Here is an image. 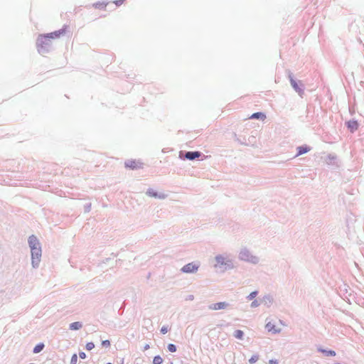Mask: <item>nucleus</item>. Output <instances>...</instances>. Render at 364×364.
Segmentation results:
<instances>
[{
	"label": "nucleus",
	"mask_w": 364,
	"mask_h": 364,
	"mask_svg": "<svg viewBox=\"0 0 364 364\" xmlns=\"http://www.w3.org/2000/svg\"><path fill=\"white\" fill-rule=\"evenodd\" d=\"M28 244L31 250V259L33 267H38L41 257V248L40 242L35 235H31L28 238Z\"/></svg>",
	"instance_id": "nucleus-1"
},
{
	"label": "nucleus",
	"mask_w": 364,
	"mask_h": 364,
	"mask_svg": "<svg viewBox=\"0 0 364 364\" xmlns=\"http://www.w3.org/2000/svg\"><path fill=\"white\" fill-rule=\"evenodd\" d=\"M50 41L47 35H40L37 39V46L39 52H43L50 46Z\"/></svg>",
	"instance_id": "nucleus-2"
},
{
	"label": "nucleus",
	"mask_w": 364,
	"mask_h": 364,
	"mask_svg": "<svg viewBox=\"0 0 364 364\" xmlns=\"http://www.w3.org/2000/svg\"><path fill=\"white\" fill-rule=\"evenodd\" d=\"M68 26H64L61 29L54 31V32H52L50 33L46 34V35L48 36V38L50 40L60 38L61 36H63L66 33V32L68 31Z\"/></svg>",
	"instance_id": "nucleus-3"
},
{
	"label": "nucleus",
	"mask_w": 364,
	"mask_h": 364,
	"mask_svg": "<svg viewBox=\"0 0 364 364\" xmlns=\"http://www.w3.org/2000/svg\"><path fill=\"white\" fill-rule=\"evenodd\" d=\"M198 269V265L195 263H188L182 267V271L185 273H193Z\"/></svg>",
	"instance_id": "nucleus-4"
},
{
	"label": "nucleus",
	"mask_w": 364,
	"mask_h": 364,
	"mask_svg": "<svg viewBox=\"0 0 364 364\" xmlns=\"http://www.w3.org/2000/svg\"><path fill=\"white\" fill-rule=\"evenodd\" d=\"M228 306V304L225 301L218 302L208 306L209 309L217 311L220 309H225Z\"/></svg>",
	"instance_id": "nucleus-5"
},
{
	"label": "nucleus",
	"mask_w": 364,
	"mask_h": 364,
	"mask_svg": "<svg viewBox=\"0 0 364 364\" xmlns=\"http://www.w3.org/2000/svg\"><path fill=\"white\" fill-rule=\"evenodd\" d=\"M200 156V153L199 151H188L186 154V158L189 160H193Z\"/></svg>",
	"instance_id": "nucleus-6"
},
{
	"label": "nucleus",
	"mask_w": 364,
	"mask_h": 364,
	"mask_svg": "<svg viewBox=\"0 0 364 364\" xmlns=\"http://www.w3.org/2000/svg\"><path fill=\"white\" fill-rule=\"evenodd\" d=\"M266 328L267 329L268 331L269 332H272L274 333H278L280 331V329L279 328H277L275 327V325L271 322H268L267 324H266Z\"/></svg>",
	"instance_id": "nucleus-7"
},
{
	"label": "nucleus",
	"mask_w": 364,
	"mask_h": 364,
	"mask_svg": "<svg viewBox=\"0 0 364 364\" xmlns=\"http://www.w3.org/2000/svg\"><path fill=\"white\" fill-rule=\"evenodd\" d=\"M146 195L150 196V197H154V198H165V196L164 195H158V193L154 190V189H149L147 191H146Z\"/></svg>",
	"instance_id": "nucleus-8"
},
{
	"label": "nucleus",
	"mask_w": 364,
	"mask_h": 364,
	"mask_svg": "<svg viewBox=\"0 0 364 364\" xmlns=\"http://www.w3.org/2000/svg\"><path fill=\"white\" fill-rule=\"evenodd\" d=\"M298 153L296 154V156H300L303 154L307 153L309 151H310V148L307 146H299L297 148Z\"/></svg>",
	"instance_id": "nucleus-9"
},
{
	"label": "nucleus",
	"mask_w": 364,
	"mask_h": 364,
	"mask_svg": "<svg viewBox=\"0 0 364 364\" xmlns=\"http://www.w3.org/2000/svg\"><path fill=\"white\" fill-rule=\"evenodd\" d=\"M266 118V116L262 112H256L251 115L250 119H261L264 120Z\"/></svg>",
	"instance_id": "nucleus-10"
},
{
	"label": "nucleus",
	"mask_w": 364,
	"mask_h": 364,
	"mask_svg": "<svg viewBox=\"0 0 364 364\" xmlns=\"http://www.w3.org/2000/svg\"><path fill=\"white\" fill-rule=\"evenodd\" d=\"M126 166L131 168L132 169L137 168L140 167L139 164L134 161H130L126 163Z\"/></svg>",
	"instance_id": "nucleus-11"
},
{
	"label": "nucleus",
	"mask_w": 364,
	"mask_h": 364,
	"mask_svg": "<svg viewBox=\"0 0 364 364\" xmlns=\"http://www.w3.org/2000/svg\"><path fill=\"white\" fill-rule=\"evenodd\" d=\"M82 328V323L80 322L76 321L70 323V330H78Z\"/></svg>",
	"instance_id": "nucleus-12"
},
{
	"label": "nucleus",
	"mask_w": 364,
	"mask_h": 364,
	"mask_svg": "<svg viewBox=\"0 0 364 364\" xmlns=\"http://www.w3.org/2000/svg\"><path fill=\"white\" fill-rule=\"evenodd\" d=\"M358 127V123L355 121H350L348 122V127L350 129L351 131L356 130Z\"/></svg>",
	"instance_id": "nucleus-13"
},
{
	"label": "nucleus",
	"mask_w": 364,
	"mask_h": 364,
	"mask_svg": "<svg viewBox=\"0 0 364 364\" xmlns=\"http://www.w3.org/2000/svg\"><path fill=\"white\" fill-rule=\"evenodd\" d=\"M44 348V345L43 343H39L35 346L33 348V353H38L41 352Z\"/></svg>",
	"instance_id": "nucleus-14"
},
{
	"label": "nucleus",
	"mask_w": 364,
	"mask_h": 364,
	"mask_svg": "<svg viewBox=\"0 0 364 364\" xmlns=\"http://www.w3.org/2000/svg\"><path fill=\"white\" fill-rule=\"evenodd\" d=\"M291 85L295 89L296 91H297L298 92H301V90L299 87L298 84L294 80H291Z\"/></svg>",
	"instance_id": "nucleus-15"
},
{
	"label": "nucleus",
	"mask_w": 364,
	"mask_h": 364,
	"mask_svg": "<svg viewBox=\"0 0 364 364\" xmlns=\"http://www.w3.org/2000/svg\"><path fill=\"white\" fill-rule=\"evenodd\" d=\"M163 362V359L160 355H156L153 359L154 364H161Z\"/></svg>",
	"instance_id": "nucleus-16"
},
{
	"label": "nucleus",
	"mask_w": 364,
	"mask_h": 364,
	"mask_svg": "<svg viewBox=\"0 0 364 364\" xmlns=\"http://www.w3.org/2000/svg\"><path fill=\"white\" fill-rule=\"evenodd\" d=\"M235 336L238 339H242L243 337V332L241 330H237L235 331Z\"/></svg>",
	"instance_id": "nucleus-17"
},
{
	"label": "nucleus",
	"mask_w": 364,
	"mask_h": 364,
	"mask_svg": "<svg viewBox=\"0 0 364 364\" xmlns=\"http://www.w3.org/2000/svg\"><path fill=\"white\" fill-rule=\"evenodd\" d=\"M95 8L99 9H105L106 7V4L104 3H97L93 5Z\"/></svg>",
	"instance_id": "nucleus-18"
},
{
	"label": "nucleus",
	"mask_w": 364,
	"mask_h": 364,
	"mask_svg": "<svg viewBox=\"0 0 364 364\" xmlns=\"http://www.w3.org/2000/svg\"><path fill=\"white\" fill-rule=\"evenodd\" d=\"M259 359V356L257 355H252L250 359H249V363H251V364H253L255 363H256Z\"/></svg>",
	"instance_id": "nucleus-19"
},
{
	"label": "nucleus",
	"mask_w": 364,
	"mask_h": 364,
	"mask_svg": "<svg viewBox=\"0 0 364 364\" xmlns=\"http://www.w3.org/2000/svg\"><path fill=\"white\" fill-rule=\"evenodd\" d=\"M168 350L170 352L173 353L176 350V348L175 345L170 343L168 345Z\"/></svg>",
	"instance_id": "nucleus-20"
},
{
	"label": "nucleus",
	"mask_w": 364,
	"mask_h": 364,
	"mask_svg": "<svg viewBox=\"0 0 364 364\" xmlns=\"http://www.w3.org/2000/svg\"><path fill=\"white\" fill-rule=\"evenodd\" d=\"M77 354H73L71 358L70 364H77Z\"/></svg>",
	"instance_id": "nucleus-21"
},
{
	"label": "nucleus",
	"mask_w": 364,
	"mask_h": 364,
	"mask_svg": "<svg viewBox=\"0 0 364 364\" xmlns=\"http://www.w3.org/2000/svg\"><path fill=\"white\" fill-rule=\"evenodd\" d=\"M94 348H95V344L92 342H90L86 344V349L88 350H91Z\"/></svg>",
	"instance_id": "nucleus-22"
},
{
	"label": "nucleus",
	"mask_w": 364,
	"mask_h": 364,
	"mask_svg": "<svg viewBox=\"0 0 364 364\" xmlns=\"http://www.w3.org/2000/svg\"><path fill=\"white\" fill-rule=\"evenodd\" d=\"M224 260H225V258L223 257L222 256L216 257V261L218 262V263L223 264H224Z\"/></svg>",
	"instance_id": "nucleus-23"
},
{
	"label": "nucleus",
	"mask_w": 364,
	"mask_h": 364,
	"mask_svg": "<svg viewBox=\"0 0 364 364\" xmlns=\"http://www.w3.org/2000/svg\"><path fill=\"white\" fill-rule=\"evenodd\" d=\"M322 352L325 353L327 355H331V356L336 355V353L333 350H328V351L322 350Z\"/></svg>",
	"instance_id": "nucleus-24"
},
{
	"label": "nucleus",
	"mask_w": 364,
	"mask_h": 364,
	"mask_svg": "<svg viewBox=\"0 0 364 364\" xmlns=\"http://www.w3.org/2000/svg\"><path fill=\"white\" fill-rule=\"evenodd\" d=\"M102 345L105 347H109L110 346V343L108 340H105L102 342Z\"/></svg>",
	"instance_id": "nucleus-25"
},
{
	"label": "nucleus",
	"mask_w": 364,
	"mask_h": 364,
	"mask_svg": "<svg viewBox=\"0 0 364 364\" xmlns=\"http://www.w3.org/2000/svg\"><path fill=\"white\" fill-rule=\"evenodd\" d=\"M257 295V291H253L252 292L249 296H248V298L249 299H252L253 298L255 297V296Z\"/></svg>",
	"instance_id": "nucleus-26"
},
{
	"label": "nucleus",
	"mask_w": 364,
	"mask_h": 364,
	"mask_svg": "<svg viewBox=\"0 0 364 364\" xmlns=\"http://www.w3.org/2000/svg\"><path fill=\"white\" fill-rule=\"evenodd\" d=\"M79 356L81 359H85L86 358V354L84 352H81L79 353Z\"/></svg>",
	"instance_id": "nucleus-27"
},
{
	"label": "nucleus",
	"mask_w": 364,
	"mask_h": 364,
	"mask_svg": "<svg viewBox=\"0 0 364 364\" xmlns=\"http://www.w3.org/2000/svg\"><path fill=\"white\" fill-rule=\"evenodd\" d=\"M161 331L162 333L165 334L167 333L168 331V329L166 327H162L161 329Z\"/></svg>",
	"instance_id": "nucleus-28"
},
{
	"label": "nucleus",
	"mask_w": 364,
	"mask_h": 364,
	"mask_svg": "<svg viewBox=\"0 0 364 364\" xmlns=\"http://www.w3.org/2000/svg\"><path fill=\"white\" fill-rule=\"evenodd\" d=\"M278 362L277 360H269V364H277Z\"/></svg>",
	"instance_id": "nucleus-29"
},
{
	"label": "nucleus",
	"mask_w": 364,
	"mask_h": 364,
	"mask_svg": "<svg viewBox=\"0 0 364 364\" xmlns=\"http://www.w3.org/2000/svg\"><path fill=\"white\" fill-rule=\"evenodd\" d=\"M124 0H118V1H115V4L116 5L119 6V5H121L122 4Z\"/></svg>",
	"instance_id": "nucleus-30"
},
{
	"label": "nucleus",
	"mask_w": 364,
	"mask_h": 364,
	"mask_svg": "<svg viewBox=\"0 0 364 364\" xmlns=\"http://www.w3.org/2000/svg\"><path fill=\"white\" fill-rule=\"evenodd\" d=\"M258 306V304H257V301H253L251 304V306L252 307H255V306Z\"/></svg>",
	"instance_id": "nucleus-31"
},
{
	"label": "nucleus",
	"mask_w": 364,
	"mask_h": 364,
	"mask_svg": "<svg viewBox=\"0 0 364 364\" xmlns=\"http://www.w3.org/2000/svg\"><path fill=\"white\" fill-rule=\"evenodd\" d=\"M246 256V254L244 252V253H242V258L244 259H247V260H249L247 258L245 257Z\"/></svg>",
	"instance_id": "nucleus-32"
},
{
	"label": "nucleus",
	"mask_w": 364,
	"mask_h": 364,
	"mask_svg": "<svg viewBox=\"0 0 364 364\" xmlns=\"http://www.w3.org/2000/svg\"><path fill=\"white\" fill-rule=\"evenodd\" d=\"M251 261L255 262L256 261V258L255 257H252V259Z\"/></svg>",
	"instance_id": "nucleus-33"
},
{
	"label": "nucleus",
	"mask_w": 364,
	"mask_h": 364,
	"mask_svg": "<svg viewBox=\"0 0 364 364\" xmlns=\"http://www.w3.org/2000/svg\"><path fill=\"white\" fill-rule=\"evenodd\" d=\"M149 348V345H146V346L144 347V348H145L146 350V349H148Z\"/></svg>",
	"instance_id": "nucleus-34"
},
{
	"label": "nucleus",
	"mask_w": 364,
	"mask_h": 364,
	"mask_svg": "<svg viewBox=\"0 0 364 364\" xmlns=\"http://www.w3.org/2000/svg\"><path fill=\"white\" fill-rule=\"evenodd\" d=\"M107 364H112V363H107Z\"/></svg>",
	"instance_id": "nucleus-35"
}]
</instances>
